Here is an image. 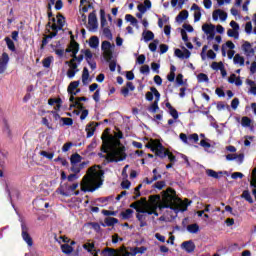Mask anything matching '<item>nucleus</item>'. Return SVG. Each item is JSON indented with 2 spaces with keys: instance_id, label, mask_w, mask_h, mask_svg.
Here are the masks:
<instances>
[{
  "instance_id": "e2e57ef3",
  "label": "nucleus",
  "mask_w": 256,
  "mask_h": 256,
  "mask_svg": "<svg viewBox=\"0 0 256 256\" xmlns=\"http://www.w3.org/2000/svg\"><path fill=\"white\" fill-rule=\"evenodd\" d=\"M160 67H161V64L159 63H156V62L151 63V69L152 71H154V73H159Z\"/></svg>"
},
{
  "instance_id": "dca6fc26",
  "label": "nucleus",
  "mask_w": 256,
  "mask_h": 256,
  "mask_svg": "<svg viewBox=\"0 0 256 256\" xmlns=\"http://www.w3.org/2000/svg\"><path fill=\"white\" fill-rule=\"evenodd\" d=\"M242 47L248 57L255 55V49L251 47V43L245 42Z\"/></svg>"
},
{
  "instance_id": "338daca9",
  "label": "nucleus",
  "mask_w": 256,
  "mask_h": 256,
  "mask_svg": "<svg viewBox=\"0 0 256 256\" xmlns=\"http://www.w3.org/2000/svg\"><path fill=\"white\" fill-rule=\"evenodd\" d=\"M145 59H146L145 54H141L137 57L136 61L138 65H143L145 63Z\"/></svg>"
},
{
  "instance_id": "4468645a",
  "label": "nucleus",
  "mask_w": 256,
  "mask_h": 256,
  "mask_svg": "<svg viewBox=\"0 0 256 256\" xmlns=\"http://www.w3.org/2000/svg\"><path fill=\"white\" fill-rule=\"evenodd\" d=\"M119 223V219L115 217H107L104 220V223H101L102 227H113Z\"/></svg>"
},
{
  "instance_id": "9d476101",
  "label": "nucleus",
  "mask_w": 256,
  "mask_h": 256,
  "mask_svg": "<svg viewBox=\"0 0 256 256\" xmlns=\"http://www.w3.org/2000/svg\"><path fill=\"white\" fill-rule=\"evenodd\" d=\"M226 160L227 161H237V163L239 165H241L243 163V161L245 160V154L241 153V154H228L226 155Z\"/></svg>"
},
{
  "instance_id": "7ed1b4c3",
  "label": "nucleus",
  "mask_w": 256,
  "mask_h": 256,
  "mask_svg": "<svg viewBox=\"0 0 256 256\" xmlns=\"http://www.w3.org/2000/svg\"><path fill=\"white\" fill-rule=\"evenodd\" d=\"M177 201H181V199L177 198V192H175V189L167 188L162 194V201L159 203L158 207L160 210L174 209L177 205Z\"/></svg>"
},
{
  "instance_id": "13d9d810",
  "label": "nucleus",
  "mask_w": 256,
  "mask_h": 256,
  "mask_svg": "<svg viewBox=\"0 0 256 256\" xmlns=\"http://www.w3.org/2000/svg\"><path fill=\"white\" fill-rule=\"evenodd\" d=\"M169 114L171 115V117H173V119L175 120L179 119V112L177 111V109L171 108L169 110Z\"/></svg>"
},
{
  "instance_id": "f03ea898",
  "label": "nucleus",
  "mask_w": 256,
  "mask_h": 256,
  "mask_svg": "<svg viewBox=\"0 0 256 256\" xmlns=\"http://www.w3.org/2000/svg\"><path fill=\"white\" fill-rule=\"evenodd\" d=\"M105 171L101 169V166L94 165L90 167L87 174L82 178L80 183L81 191L84 193H93L97 191L101 185H103Z\"/></svg>"
},
{
  "instance_id": "7c9ffc66",
  "label": "nucleus",
  "mask_w": 256,
  "mask_h": 256,
  "mask_svg": "<svg viewBox=\"0 0 256 256\" xmlns=\"http://www.w3.org/2000/svg\"><path fill=\"white\" fill-rule=\"evenodd\" d=\"M61 249L62 253H64L65 255H71V253H73V246L69 244H62Z\"/></svg>"
},
{
  "instance_id": "ea45409f",
  "label": "nucleus",
  "mask_w": 256,
  "mask_h": 256,
  "mask_svg": "<svg viewBox=\"0 0 256 256\" xmlns=\"http://www.w3.org/2000/svg\"><path fill=\"white\" fill-rule=\"evenodd\" d=\"M150 91L153 93L156 103H159L160 99H161V93H159V90H157V88L155 87H151Z\"/></svg>"
},
{
  "instance_id": "c9c22d12",
  "label": "nucleus",
  "mask_w": 256,
  "mask_h": 256,
  "mask_svg": "<svg viewBox=\"0 0 256 256\" xmlns=\"http://www.w3.org/2000/svg\"><path fill=\"white\" fill-rule=\"evenodd\" d=\"M87 81H89V69H87V67H84L82 72L83 85H87Z\"/></svg>"
},
{
  "instance_id": "603ef678",
  "label": "nucleus",
  "mask_w": 256,
  "mask_h": 256,
  "mask_svg": "<svg viewBox=\"0 0 256 256\" xmlns=\"http://www.w3.org/2000/svg\"><path fill=\"white\" fill-rule=\"evenodd\" d=\"M60 121L63 122L62 125H66L67 127H71V125H73V118H60Z\"/></svg>"
},
{
  "instance_id": "79ce46f5",
  "label": "nucleus",
  "mask_w": 256,
  "mask_h": 256,
  "mask_svg": "<svg viewBox=\"0 0 256 256\" xmlns=\"http://www.w3.org/2000/svg\"><path fill=\"white\" fill-rule=\"evenodd\" d=\"M197 79L200 83H209V76L205 73L198 74Z\"/></svg>"
},
{
  "instance_id": "37998d69",
  "label": "nucleus",
  "mask_w": 256,
  "mask_h": 256,
  "mask_svg": "<svg viewBox=\"0 0 256 256\" xmlns=\"http://www.w3.org/2000/svg\"><path fill=\"white\" fill-rule=\"evenodd\" d=\"M242 127H251V118L244 116L241 120Z\"/></svg>"
},
{
  "instance_id": "a19ab883",
  "label": "nucleus",
  "mask_w": 256,
  "mask_h": 256,
  "mask_svg": "<svg viewBox=\"0 0 256 256\" xmlns=\"http://www.w3.org/2000/svg\"><path fill=\"white\" fill-rule=\"evenodd\" d=\"M103 57L105 61H112L113 60V50H105L103 53Z\"/></svg>"
},
{
  "instance_id": "49530a36",
  "label": "nucleus",
  "mask_w": 256,
  "mask_h": 256,
  "mask_svg": "<svg viewBox=\"0 0 256 256\" xmlns=\"http://www.w3.org/2000/svg\"><path fill=\"white\" fill-rule=\"evenodd\" d=\"M103 35L106 39H113V33H111V29H109V27L103 28Z\"/></svg>"
},
{
  "instance_id": "c03bdc74",
  "label": "nucleus",
  "mask_w": 256,
  "mask_h": 256,
  "mask_svg": "<svg viewBox=\"0 0 256 256\" xmlns=\"http://www.w3.org/2000/svg\"><path fill=\"white\" fill-rule=\"evenodd\" d=\"M227 35H228V37H233L234 39H239V30L229 29L227 31Z\"/></svg>"
},
{
  "instance_id": "de8ad7c7",
  "label": "nucleus",
  "mask_w": 256,
  "mask_h": 256,
  "mask_svg": "<svg viewBox=\"0 0 256 256\" xmlns=\"http://www.w3.org/2000/svg\"><path fill=\"white\" fill-rule=\"evenodd\" d=\"M40 155L42 157H45L46 159H53V157H55V153L53 152H47V151H40Z\"/></svg>"
},
{
  "instance_id": "39448f33",
  "label": "nucleus",
  "mask_w": 256,
  "mask_h": 256,
  "mask_svg": "<svg viewBox=\"0 0 256 256\" xmlns=\"http://www.w3.org/2000/svg\"><path fill=\"white\" fill-rule=\"evenodd\" d=\"M22 229V238L27 243L28 247H33V238H31V235L29 234V228L25 223L21 224Z\"/></svg>"
},
{
  "instance_id": "3c124183",
  "label": "nucleus",
  "mask_w": 256,
  "mask_h": 256,
  "mask_svg": "<svg viewBox=\"0 0 256 256\" xmlns=\"http://www.w3.org/2000/svg\"><path fill=\"white\" fill-rule=\"evenodd\" d=\"M84 55H85V59H86L87 63L91 62V60L93 59V53L91 52V50L86 49L84 51Z\"/></svg>"
},
{
  "instance_id": "bf43d9fd",
  "label": "nucleus",
  "mask_w": 256,
  "mask_h": 256,
  "mask_svg": "<svg viewBox=\"0 0 256 256\" xmlns=\"http://www.w3.org/2000/svg\"><path fill=\"white\" fill-rule=\"evenodd\" d=\"M107 63H109V69L113 73L115 72V69H117V61L115 60H110Z\"/></svg>"
},
{
  "instance_id": "0eeeda50",
  "label": "nucleus",
  "mask_w": 256,
  "mask_h": 256,
  "mask_svg": "<svg viewBox=\"0 0 256 256\" xmlns=\"http://www.w3.org/2000/svg\"><path fill=\"white\" fill-rule=\"evenodd\" d=\"M169 150L163 146V144L157 143L155 150L153 153H155L156 157H159V159H165L167 157Z\"/></svg>"
},
{
  "instance_id": "aec40b11",
  "label": "nucleus",
  "mask_w": 256,
  "mask_h": 256,
  "mask_svg": "<svg viewBox=\"0 0 256 256\" xmlns=\"http://www.w3.org/2000/svg\"><path fill=\"white\" fill-rule=\"evenodd\" d=\"M4 41L9 51H12V53H15V51H17V48L15 47V42H13L9 37H5Z\"/></svg>"
},
{
  "instance_id": "4c0bfd02",
  "label": "nucleus",
  "mask_w": 256,
  "mask_h": 256,
  "mask_svg": "<svg viewBox=\"0 0 256 256\" xmlns=\"http://www.w3.org/2000/svg\"><path fill=\"white\" fill-rule=\"evenodd\" d=\"M225 65L220 61V62H212L211 64V69H213V71H221L222 68H224Z\"/></svg>"
},
{
  "instance_id": "72a5a7b5",
  "label": "nucleus",
  "mask_w": 256,
  "mask_h": 256,
  "mask_svg": "<svg viewBox=\"0 0 256 256\" xmlns=\"http://www.w3.org/2000/svg\"><path fill=\"white\" fill-rule=\"evenodd\" d=\"M187 231L188 233H199V224L195 223V224H190L187 226Z\"/></svg>"
},
{
  "instance_id": "e433bc0d",
  "label": "nucleus",
  "mask_w": 256,
  "mask_h": 256,
  "mask_svg": "<svg viewBox=\"0 0 256 256\" xmlns=\"http://www.w3.org/2000/svg\"><path fill=\"white\" fill-rule=\"evenodd\" d=\"M51 63H53V56H48L42 60V65L45 69H49V67H51Z\"/></svg>"
},
{
  "instance_id": "8fccbe9b",
  "label": "nucleus",
  "mask_w": 256,
  "mask_h": 256,
  "mask_svg": "<svg viewBox=\"0 0 256 256\" xmlns=\"http://www.w3.org/2000/svg\"><path fill=\"white\" fill-rule=\"evenodd\" d=\"M83 249L88 251V253H93V249H95V244L94 243H86L83 245Z\"/></svg>"
},
{
  "instance_id": "5fc2aeb1",
  "label": "nucleus",
  "mask_w": 256,
  "mask_h": 256,
  "mask_svg": "<svg viewBox=\"0 0 256 256\" xmlns=\"http://www.w3.org/2000/svg\"><path fill=\"white\" fill-rule=\"evenodd\" d=\"M102 215H105V217H115L117 215V211L102 210Z\"/></svg>"
},
{
  "instance_id": "052dcab7",
  "label": "nucleus",
  "mask_w": 256,
  "mask_h": 256,
  "mask_svg": "<svg viewBox=\"0 0 256 256\" xmlns=\"http://www.w3.org/2000/svg\"><path fill=\"white\" fill-rule=\"evenodd\" d=\"M151 71V69L149 68V65H143L140 68V73H142V75H147L149 74Z\"/></svg>"
},
{
  "instance_id": "473e14b6",
  "label": "nucleus",
  "mask_w": 256,
  "mask_h": 256,
  "mask_svg": "<svg viewBox=\"0 0 256 256\" xmlns=\"http://www.w3.org/2000/svg\"><path fill=\"white\" fill-rule=\"evenodd\" d=\"M125 20L128 23H131V25H133L134 27L137 26V23H139V21L137 20V18H135L133 15L131 14H126L125 15Z\"/></svg>"
},
{
  "instance_id": "1a4fd4ad",
  "label": "nucleus",
  "mask_w": 256,
  "mask_h": 256,
  "mask_svg": "<svg viewBox=\"0 0 256 256\" xmlns=\"http://www.w3.org/2000/svg\"><path fill=\"white\" fill-rule=\"evenodd\" d=\"M97 127H99V123L96 122H90L87 126H86V137L87 139H91V137H93V135H95V131H97Z\"/></svg>"
},
{
  "instance_id": "2f4dec72",
  "label": "nucleus",
  "mask_w": 256,
  "mask_h": 256,
  "mask_svg": "<svg viewBox=\"0 0 256 256\" xmlns=\"http://www.w3.org/2000/svg\"><path fill=\"white\" fill-rule=\"evenodd\" d=\"M100 25L102 29H105V26L107 25V18L105 17L104 9H100Z\"/></svg>"
},
{
  "instance_id": "2eb2a0df",
  "label": "nucleus",
  "mask_w": 256,
  "mask_h": 256,
  "mask_svg": "<svg viewBox=\"0 0 256 256\" xmlns=\"http://www.w3.org/2000/svg\"><path fill=\"white\" fill-rule=\"evenodd\" d=\"M206 175L208 177H211L212 179H221V176L223 175V171H215L213 169H206Z\"/></svg>"
},
{
  "instance_id": "0e129e2a",
  "label": "nucleus",
  "mask_w": 256,
  "mask_h": 256,
  "mask_svg": "<svg viewBox=\"0 0 256 256\" xmlns=\"http://www.w3.org/2000/svg\"><path fill=\"white\" fill-rule=\"evenodd\" d=\"M71 147H73V142H67L63 145L62 147V151L63 153H67V151H69L71 149Z\"/></svg>"
},
{
  "instance_id": "c756f323",
  "label": "nucleus",
  "mask_w": 256,
  "mask_h": 256,
  "mask_svg": "<svg viewBox=\"0 0 256 256\" xmlns=\"http://www.w3.org/2000/svg\"><path fill=\"white\" fill-rule=\"evenodd\" d=\"M57 26L59 27V29H63V27H65V16H63V14L58 13L57 14Z\"/></svg>"
},
{
  "instance_id": "09e8293b",
  "label": "nucleus",
  "mask_w": 256,
  "mask_h": 256,
  "mask_svg": "<svg viewBox=\"0 0 256 256\" xmlns=\"http://www.w3.org/2000/svg\"><path fill=\"white\" fill-rule=\"evenodd\" d=\"M102 51H111V42L109 41H103L101 45Z\"/></svg>"
},
{
  "instance_id": "b1692460",
  "label": "nucleus",
  "mask_w": 256,
  "mask_h": 256,
  "mask_svg": "<svg viewBox=\"0 0 256 256\" xmlns=\"http://www.w3.org/2000/svg\"><path fill=\"white\" fill-rule=\"evenodd\" d=\"M146 251H147V248L145 246L131 248L132 256L139 255V254L143 255V253H145Z\"/></svg>"
},
{
  "instance_id": "5701e85b",
  "label": "nucleus",
  "mask_w": 256,
  "mask_h": 256,
  "mask_svg": "<svg viewBox=\"0 0 256 256\" xmlns=\"http://www.w3.org/2000/svg\"><path fill=\"white\" fill-rule=\"evenodd\" d=\"M83 157L79 155L78 153L72 154L70 157V163L71 165H77V163H81Z\"/></svg>"
},
{
  "instance_id": "6ab92c4d",
  "label": "nucleus",
  "mask_w": 256,
  "mask_h": 256,
  "mask_svg": "<svg viewBox=\"0 0 256 256\" xmlns=\"http://www.w3.org/2000/svg\"><path fill=\"white\" fill-rule=\"evenodd\" d=\"M142 35L146 43H148V41H153V39H155V34L151 30H147L146 32L144 31Z\"/></svg>"
},
{
  "instance_id": "4be33fe9",
  "label": "nucleus",
  "mask_w": 256,
  "mask_h": 256,
  "mask_svg": "<svg viewBox=\"0 0 256 256\" xmlns=\"http://www.w3.org/2000/svg\"><path fill=\"white\" fill-rule=\"evenodd\" d=\"M202 30L204 31V33H205L206 35H209V34L215 32V25H213V24H204V25L202 26Z\"/></svg>"
},
{
  "instance_id": "ddd939ff",
  "label": "nucleus",
  "mask_w": 256,
  "mask_h": 256,
  "mask_svg": "<svg viewBox=\"0 0 256 256\" xmlns=\"http://www.w3.org/2000/svg\"><path fill=\"white\" fill-rule=\"evenodd\" d=\"M65 53H72V59L70 61H67L66 63H75V61H78L77 54L79 53V48H66Z\"/></svg>"
},
{
  "instance_id": "c85d7f7f",
  "label": "nucleus",
  "mask_w": 256,
  "mask_h": 256,
  "mask_svg": "<svg viewBox=\"0 0 256 256\" xmlns=\"http://www.w3.org/2000/svg\"><path fill=\"white\" fill-rule=\"evenodd\" d=\"M139 205H141V201H136L130 204L131 209H135L137 213H146L145 209L140 208Z\"/></svg>"
},
{
  "instance_id": "69168bd1",
  "label": "nucleus",
  "mask_w": 256,
  "mask_h": 256,
  "mask_svg": "<svg viewBox=\"0 0 256 256\" xmlns=\"http://www.w3.org/2000/svg\"><path fill=\"white\" fill-rule=\"evenodd\" d=\"M231 107L232 109H237L239 107V98H234L232 101H231Z\"/></svg>"
},
{
  "instance_id": "4d7b16f0",
  "label": "nucleus",
  "mask_w": 256,
  "mask_h": 256,
  "mask_svg": "<svg viewBox=\"0 0 256 256\" xmlns=\"http://www.w3.org/2000/svg\"><path fill=\"white\" fill-rule=\"evenodd\" d=\"M102 253L105 255L106 253H108V256H115V253H117V250L113 249V248H106L102 251Z\"/></svg>"
},
{
  "instance_id": "a211bd4d",
  "label": "nucleus",
  "mask_w": 256,
  "mask_h": 256,
  "mask_svg": "<svg viewBox=\"0 0 256 256\" xmlns=\"http://www.w3.org/2000/svg\"><path fill=\"white\" fill-rule=\"evenodd\" d=\"M157 143H160L158 139H150V142L145 145V148L150 149L153 153L157 148Z\"/></svg>"
},
{
  "instance_id": "bb28decb",
  "label": "nucleus",
  "mask_w": 256,
  "mask_h": 256,
  "mask_svg": "<svg viewBox=\"0 0 256 256\" xmlns=\"http://www.w3.org/2000/svg\"><path fill=\"white\" fill-rule=\"evenodd\" d=\"M241 198L245 199L250 204H253V197H251V192L249 190H244L241 194Z\"/></svg>"
},
{
  "instance_id": "864d4df0",
  "label": "nucleus",
  "mask_w": 256,
  "mask_h": 256,
  "mask_svg": "<svg viewBox=\"0 0 256 256\" xmlns=\"http://www.w3.org/2000/svg\"><path fill=\"white\" fill-rule=\"evenodd\" d=\"M157 45H159V40H154L149 44V49L152 51V53H155L157 51Z\"/></svg>"
},
{
  "instance_id": "a18cd8bd",
  "label": "nucleus",
  "mask_w": 256,
  "mask_h": 256,
  "mask_svg": "<svg viewBox=\"0 0 256 256\" xmlns=\"http://www.w3.org/2000/svg\"><path fill=\"white\" fill-rule=\"evenodd\" d=\"M148 111L150 113H155L156 111H159V102L154 101L152 105L148 108Z\"/></svg>"
},
{
  "instance_id": "412c9836",
  "label": "nucleus",
  "mask_w": 256,
  "mask_h": 256,
  "mask_svg": "<svg viewBox=\"0 0 256 256\" xmlns=\"http://www.w3.org/2000/svg\"><path fill=\"white\" fill-rule=\"evenodd\" d=\"M89 46L91 47V49H97L99 47V37L97 36L90 37Z\"/></svg>"
},
{
  "instance_id": "f8f14e48",
  "label": "nucleus",
  "mask_w": 256,
  "mask_h": 256,
  "mask_svg": "<svg viewBox=\"0 0 256 256\" xmlns=\"http://www.w3.org/2000/svg\"><path fill=\"white\" fill-rule=\"evenodd\" d=\"M181 247L184 251H186V253H193L196 248L195 242H193V240L184 241L181 244Z\"/></svg>"
},
{
  "instance_id": "774afa93",
  "label": "nucleus",
  "mask_w": 256,
  "mask_h": 256,
  "mask_svg": "<svg viewBox=\"0 0 256 256\" xmlns=\"http://www.w3.org/2000/svg\"><path fill=\"white\" fill-rule=\"evenodd\" d=\"M176 83L177 85H185V83L183 82V74H178L176 76Z\"/></svg>"
},
{
  "instance_id": "f3484780",
  "label": "nucleus",
  "mask_w": 256,
  "mask_h": 256,
  "mask_svg": "<svg viewBox=\"0 0 256 256\" xmlns=\"http://www.w3.org/2000/svg\"><path fill=\"white\" fill-rule=\"evenodd\" d=\"M120 217H122L124 221L131 219V217H133V209H126L125 211H122L120 213Z\"/></svg>"
},
{
  "instance_id": "393cba45",
  "label": "nucleus",
  "mask_w": 256,
  "mask_h": 256,
  "mask_svg": "<svg viewBox=\"0 0 256 256\" xmlns=\"http://www.w3.org/2000/svg\"><path fill=\"white\" fill-rule=\"evenodd\" d=\"M177 71V68L175 67V65H171L170 67V73L167 75V80L170 83H173V81H175V72Z\"/></svg>"
},
{
  "instance_id": "680f3d73",
  "label": "nucleus",
  "mask_w": 256,
  "mask_h": 256,
  "mask_svg": "<svg viewBox=\"0 0 256 256\" xmlns=\"http://www.w3.org/2000/svg\"><path fill=\"white\" fill-rule=\"evenodd\" d=\"M166 183L165 181H158L154 184V189H158L159 191H161V189H163V187H165Z\"/></svg>"
},
{
  "instance_id": "a878e982",
  "label": "nucleus",
  "mask_w": 256,
  "mask_h": 256,
  "mask_svg": "<svg viewBox=\"0 0 256 256\" xmlns=\"http://www.w3.org/2000/svg\"><path fill=\"white\" fill-rule=\"evenodd\" d=\"M189 17V11L187 10H182L176 17V21H185Z\"/></svg>"
},
{
  "instance_id": "f704fd0d",
  "label": "nucleus",
  "mask_w": 256,
  "mask_h": 256,
  "mask_svg": "<svg viewBox=\"0 0 256 256\" xmlns=\"http://www.w3.org/2000/svg\"><path fill=\"white\" fill-rule=\"evenodd\" d=\"M80 83H81V81H79V80L71 82L67 88L68 93L75 91L79 87Z\"/></svg>"
},
{
  "instance_id": "cd10ccee",
  "label": "nucleus",
  "mask_w": 256,
  "mask_h": 256,
  "mask_svg": "<svg viewBox=\"0 0 256 256\" xmlns=\"http://www.w3.org/2000/svg\"><path fill=\"white\" fill-rule=\"evenodd\" d=\"M235 65H240L241 67H243V65H245V58L243 56H241V54H236L234 56L233 59Z\"/></svg>"
},
{
  "instance_id": "6e6552de",
  "label": "nucleus",
  "mask_w": 256,
  "mask_h": 256,
  "mask_svg": "<svg viewBox=\"0 0 256 256\" xmlns=\"http://www.w3.org/2000/svg\"><path fill=\"white\" fill-rule=\"evenodd\" d=\"M7 65H9V54L3 52L0 57V75H3L7 71Z\"/></svg>"
},
{
  "instance_id": "58836bf2",
  "label": "nucleus",
  "mask_w": 256,
  "mask_h": 256,
  "mask_svg": "<svg viewBox=\"0 0 256 256\" xmlns=\"http://www.w3.org/2000/svg\"><path fill=\"white\" fill-rule=\"evenodd\" d=\"M79 48V44L75 41V35L70 36V44L68 49H77Z\"/></svg>"
},
{
  "instance_id": "f257e3e1",
  "label": "nucleus",
  "mask_w": 256,
  "mask_h": 256,
  "mask_svg": "<svg viewBox=\"0 0 256 256\" xmlns=\"http://www.w3.org/2000/svg\"><path fill=\"white\" fill-rule=\"evenodd\" d=\"M102 140V153H98V156L101 159H106L108 163H119V161H125L127 159V154L125 153V146H113V141H115V137H113L112 135H108L106 136V139L102 137ZM103 153H107V155Z\"/></svg>"
},
{
  "instance_id": "20e7f679",
  "label": "nucleus",
  "mask_w": 256,
  "mask_h": 256,
  "mask_svg": "<svg viewBox=\"0 0 256 256\" xmlns=\"http://www.w3.org/2000/svg\"><path fill=\"white\" fill-rule=\"evenodd\" d=\"M77 187H79V183H61L57 189V192L63 197H71V195H73V192L76 191Z\"/></svg>"
},
{
  "instance_id": "423d86ee",
  "label": "nucleus",
  "mask_w": 256,
  "mask_h": 256,
  "mask_svg": "<svg viewBox=\"0 0 256 256\" xmlns=\"http://www.w3.org/2000/svg\"><path fill=\"white\" fill-rule=\"evenodd\" d=\"M88 29L89 31L95 32L97 31L99 24L97 23V14L95 11L91 12L88 16Z\"/></svg>"
},
{
  "instance_id": "9b49d317",
  "label": "nucleus",
  "mask_w": 256,
  "mask_h": 256,
  "mask_svg": "<svg viewBox=\"0 0 256 256\" xmlns=\"http://www.w3.org/2000/svg\"><path fill=\"white\" fill-rule=\"evenodd\" d=\"M219 17L221 21H227V12L217 9L212 13L213 21H218Z\"/></svg>"
},
{
  "instance_id": "6e6d98bb",
  "label": "nucleus",
  "mask_w": 256,
  "mask_h": 256,
  "mask_svg": "<svg viewBox=\"0 0 256 256\" xmlns=\"http://www.w3.org/2000/svg\"><path fill=\"white\" fill-rule=\"evenodd\" d=\"M93 100L95 101V103H99L100 99H101V90H96L92 96Z\"/></svg>"
}]
</instances>
